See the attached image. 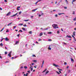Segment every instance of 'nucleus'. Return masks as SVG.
<instances>
[{"label":"nucleus","instance_id":"41","mask_svg":"<svg viewBox=\"0 0 76 76\" xmlns=\"http://www.w3.org/2000/svg\"><path fill=\"white\" fill-rule=\"evenodd\" d=\"M41 15H42V16H43V15H44V13H42Z\"/></svg>","mask_w":76,"mask_h":76},{"label":"nucleus","instance_id":"57","mask_svg":"<svg viewBox=\"0 0 76 76\" xmlns=\"http://www.w3.org/2000/svg\"><path fill=\"white\" fill-rule=\"evenodd\" d=\"M4 1H5V2H7V0H4Z\"/></svg>","mask_w":76,"mask_h":76},{"label":"nucleus","instance_id":"25","mask_svg":"<svg viewBox=\"0 0 76 76\" xmlns=\"http://www.w3.org/2000/svg\"><path fill=\"white\" fill-rule=\"evenodd\" d=\"M24 68L25 69H28V67L27 66H24Z\"/></svg>","mask_w":76,"mask_h":76},{"label":"nucleus","instance_id":"29","mask_svg":"<svg viewBox=\"0 0 76 76\" xmlns=\"http://www.w3.org/2000/svg\"><path fill=\"white\" fill-rule=\"evenodd\" d=\"M47 70V69H45L43 72V73H44V72H45Z\"/></svg>","mask_w":76,"mask_h":76},{"label":"nucleus","instance_id":"33","mask_svg":"<svg viewBox=\"0 0 76 76\" xmlns=\"http://www.w3.org/2000/svg\"><path fill=\"white\" fill-rule=\"evenodd\" d=\"M7 54V52H5V54L6 55Z\"/></svg>","mask_w":76,"mask_h":76},{"label":"nucleus","instance_id":"37","mask_svg":"<svg viewBox=\"0 0 76 76\" xmlns=\"http://www.w3.org/2000/svg\"><path fill=\"white\" fill-rule=\"evenodd\" d=\"M32 57H36V56L34 55H32Z\"/></svg>","mask_w":76,"mask_h":76},{"label":"nucleus","instance_id":"14","mask_svg":"<svg viewBox=\"0 0 76 76\" xmlns=\"http://www.w3.org/2000/svg\"><path fill=\"white\" fill-rule=\"evenodd\" d=\"M22 29L23 30V31H26V30L25 29V28H22Z\"/></svg>","mask_w":76,"mask_h":76},{"label":"nucleus","instance_id":"58","mask_svg":"<svg viewBox=\"0 0 76 76\" xmlns=\"http://www.w3.org/2000/svg\"><path fill=\"white\" fill-rule=\"evenodd\" d=\"M59 73H61V71H59Z\"/></svg>","mask_w":76,"mask_h":76},{"label":"nucleus","instance_id":"38","mask_svg":"<svg viewBox=\"0 0 76 76\" xmlns=\"http://www.w3.org/2000/svg\"><path fill=\"white\" fill-rule=\"evenodd\" d=\"M31 72V71L30 70L29 71H27V72H28V73H30V72Z\"/></svg>","mask_w":76,"mask_h":76},{"label":"nucleus","instance_id":"11","mask_svg":"<svg viewBox=\"0 0 76 76\" xmlns=\"http://www.w3.org/2000/svg\"><path fill=\"white\" fill-rule=\"evenodd\" d=\"M75 33H76V32L75 31H74L73 32V35H74V36H75Z\"/></svg>","mask_w":76,"mask_h":76},{"label":"nucleus","instance_id":"35","mask_svg":"<svg viewBox=\"0 0 76 76\" xmlns=\"http://www.w3.org/2000/svg\"><path fill=\"white\" fill-rule=\"evenodd\" d=\"M64 64H65V65H66V64H67V63L66 62H64Z\"/></svg>","mask_w":76,"mask_h":76},{"label":"nucleus","instance_id":"2","mask_svg":"<svg viewBox=\"0 0 76 76\" xmlns=\"http://www.w3.org/2000/svg\"><path fill=\"white\" fill-rule=\"evenodd\" d=\"M11 53H12V52H10L8 54V56H9V57H11L12 55H11Z\"/></svg>","mask_w":76,"mask_h":76},{"label":"nucleus","instance_id":"23","mask_svg":"<svg viewBox=\"0 0 76 76\" xmlns=\"http://www.w3.org/2000/svg\"><path fill=\"white\" fill-rule=\"evenodd\" d=\"M0 46H3V43H1L0 44Z\"/></svg>","mask_w":76,"mask_h":76},{"label":"nucleus","instance_id":"18","mask_svg":"<svg viewBox=\"0 0 76 76\" xmlns=\"http://www.w3.org/2000/svg\"><path fill=\"white\" fill-rule=\"evenodd\" d=\"M36 10H37V9H34V10H32V11L33 12H35V11Z\"/></svg>","mask_w":76,"mask_h":76},{"label":"nucleus","instance_id":"28","mask_svg":"<svg viewBox=\"0 0 76 76\" xmlns=\"http://www.w3.org/2000/svg\"><path fill=\"white\" fill-rule=\"evenodd\" d=\"M48 49L49 50H51V48L50 47H49V48H48Z\"/></svg>","mask_w":76,"mask_h":76},{"label":"nucleus","instance_id":"22","mask_svg":"<svg viewBox=\"0 0 76 76\" xmlns=\"http://www.w3.org/2000/svg\"><path fill=\"white\" fill-rule=\"evenodd\" d=\"M49 72V71H47L46 72L45 74H47V73H48Z\"/></svg>","mask_w":76,"mask_h":76},{"label":"nucleus","instance_id":"59","mask_svg":"<svg viewBox=\"0 0 76 76\" xmlns=\"http://www.w3.org/2000/svg\"><path fill=\"white\" fill-rule=\"evenodd\" d=\"M57 16H58V15H57V14H56V15H55V16H56V17H57Z\"/></svg>","mask_w":76,"mask_h":76},{"label":"nucleus","instance_id":"13","mask_svg":"<svg viewBox=\"0 0 76 76\" xmlns=\"http://www.w3.org/2000/svg\"><path fill=\"white\" fill-rule=\"evenodd\" d=\"M33 62H34V63H37V60H34L33 61Z\"/></svg>","mask_w":76,"mask_h":76},{"label":"nucleus","instance_id":"27","mask_svg":"<svg viewBox=\"0 0 76 76\" xmlns=\"http://www.w3.org/2000/svg\"><path fill=\"white\" fill-rule=\"evenodd\" d=\"M24 21H25V22H27L29 20H24Z\"/></svg>","mask_w":76,"mask_h":76},{"label":"nucleus","instance_id":"31","mask_svg":"<svg viewBox=\"0 0 76 76\" xmlns=\"http://www.w3.org/2000/svg\"><path fill=\"white\" fill-rule=\"evenodd\" d=\"M56 73L58 74V75H60V73H59L58 72L56 71Z\"/></svg>","mask_w":76,"mask_h":76},{"label":"nucleus","instance_id":"49","mask_svg":"<svg viewBox=\"0 0 76 76\" xmlns=\"http://www.w3.org/2000/svg\"><path fill=\"white\" fill-rule=\"evenodd\" d=\"M17 10H20V9H19L17 7Z\"/></svg>","mask_w":76,"mask_h":76},{"label":"nucleus","instance_id":"46","mask_svg":"<svg viewBox=\"0 0 76 76\" xmlns=\"http://www.w3.org/2000/svg\"><path fill=\"white\" fill-rule=\"evenodd\" d=\"M31 71H32V70H33V68H31Z\"/></svg>","mask_w":76,"mask_h":76},{"label":"nucleus","instance_id":"16","mask_svg":"<svg viewBox=\"0 0 76 76\" xmlns=\"http://www.w3.org/2000/svg\"><path fill=\"white\" fill-rule=\"evenodd\" d=\"M71 61H74V60L72 58H71Z\"/></svg>","mask_w":76,"mask_h":76},{"label":"nucleus","instance_id":"4","mask_svg":"<svg viewBox=\"0 0 76 76\" xmlns=\"http://www.w3.org/2000/svg\"><path fill=\"white\" fill-rule=\"evenodd\" d=\"M44 63H45V61H43L42 62V66L41 67V68H42V67H43V65L44 64Z\"/></svg>","mask_w":76,"mask_h":76},{"label":"nucleus","instance_id":"43","mask_svg":"<svg viewBox=\"0 0 76 76\" xmlns=\"http://www.w3.org/2000/svg\"><path fill=\"white\" fill-rule=\"evenodd\" d=\"M28 73H27L25 75V76H28Z\"/></svg>","mask_w":76,"mask_h":76},{"label":"nucleus","instance_id":"21","mask_svg":"<svg viewBox=\"0 0 76 76\" xmlns=\"http://www.w3.org/2000/svg\"><path fill=\"white\" fill-rule=\"evenodd\" d=\"M4 39H5V38H3L1 39V42H2V41H3V40Z\"/></svg>","mask_w":76,"mask_h":76},{"label":"nucleus","instance_id":"63","mask_svg":"<svg viewBox=\"0 0 76 76\" xmlns=\"http://www.w3.org/2000/svg\"><path fill=\"white\" fill-rule=\"evenodd\" d=\"M15 28H16V26L14 27V29H15Z\"/></svg>","mask_w":76,"mask_h":76},{"label":"nucleus","instance_id":"47","mask_svg":"<svg viewBox=\"0 0 76 76\" xmlns=\"http://www.w3.org/2000/svg\"><path fill=\"white\" fill-rule=\"evenodd\" d=\"M64 9H66L67 7H64Z\"/></svg>","mask_w":76,"mask_h":76},{"label":"nucleus","instance_id":"32","mask_svg":"<svg viewBox=\"0 0 76 76\" xmlns=\"http://www.w3.org/2000/svg\"><path fill=\"white\" fill-rule=\"evenodd\" d=\"M48 41H51L52 40H51V39H48Z\"/></svg>","mask_w":76,"mask_h":76},{"label":"nucleus","instance_id":"36","mask_svg":"<svg viewBox=\"0 0 76 76\" xmlns=\"http://www.w3.org/2000/svg\"><path fill=\"white\" fill-rule=\"evenodd\" d=\"M21 13H22V12H19V15H20V14H21Z\"/></svg>","mask_w":76,"mask_h":76},{"label":"nucleus","instance_id":"7","mask_svg":"<svg viewBox=\"0 0 76 76\" xmlns=\"http://www.w3.org/2000/svg\"><path fill=\"white\" fill-rule=\"evenodd\" d=\"M53 66H55V67H57V66H58V65H56L55 64H53Z\"/></svg>","mask_w":76,"mask_h":76},{"label":"nucleus","instance_id":"20","mask_svg":"<svg viewBox=\"0 0 76 76\" xmlns=\"http://www.w3.org/2000/svg\"><path fill=\"white\" fill-rule=\"evenodd\" d=\"M12 24V23H10L7 26H10V25H11Z\"/></svg>","mask_w":76,"mask_h":76},{"label":"nucleus","instance_id":"60","mask_svg":"<svg viewBox=\"0 0 76 76\" xmlns=\"http://www.w3.org/2000/svg\"><path fill=\"white\" fill-rule=\"evenodd\" d=\"M0 58H2V57H1V55L0 56Z\"/></svg>","mask_w":76,"mask_h":76},{"label":"nucleus","instance_id":"54","mask_svg":"<svg viewBox=\"0 0 76 76\" xmlns=\"http://www.w3.org/2000/svg\"><path fill=\"white\" fill-rule=\"evenodd\" d=\"M23 67V66H21V67H20V69H22Z\"/></svg>","mask_w":76,"mask_h":76},{"label":"nucleus","instance_id":"53","mask_svg":"<svg viewBox=\"0 0 76 76\" xmlns=\"http://www.w3.org/2000/svg\"><path fill=\"white\" fill-rule=\"evenodd\" d=\"M0 9L1 10H3V9L1 7H0Z\"/></svg>","mask_w":76,"mask_h":76},{"label":"nucleus","instance_id":"56","mask_svg":"<svg viewBox=\"0 0 76 76\" xmlns=\"http://www.w3.org/2000/svg\"><path fill=\"white\" fill-rule=\"evenodd\" d=\"M19 35H20V34H18L17 35V37H19Z\"/></svg>","mask_w":76,"mask_h":76},{"label":"nucleus","instance_id":"1","mask_svg":"<svg viewBox=\"0 0 76 76\" xmlns=\"http://www.w3.org/2000/svg\"><path fill=\"white\" fill-rule=\"evenodd\" d=\"M57 25L56 24H53L52 25V26L53 27V28H55V29L56 28H58V27L57 26L56 27V26H57Z\"/></svg>","mask_w":76,"mask_h":76},{"label":"nucleus","instance_id":"62","mask_svg":"<svg viewBox=\"0 0 76 76\" xmlns=\"http://www.w3.org/2000/svg\"><path fill=\"white\" fill-rule=\"evenodd\" d=\"M70 70H69V73H70Z\"/></svg>","mask_w":76,"mask_h":76},{"label":"nucleus","instance_id":"15","mask_svg":"<svg viewBox=\"0 0 76 76\" xmlns=\"http://www.w3.org/2000/svg\"><path fill=\"white\" fill-rule=\"evenodd\" d=\"M23 25V23L19 24V26H22V25Z\"/></svg>","mask_w":76,"mask_h":76},{"label":"nucleus","instance_id":"42","mask_svg":"<svg viewBox=\"0 0 76 76\" xmlns=\"http://www.w3.org/2000/svg\"><path fill=\"white\" fill-rule=\"evenodd\" d=\"M60 33V31H57V34H59Z\"/></svg>","mask_w":76,"mask_h":76},{"label":"nucleus","instance_id":"45","mask_svg":"<svg viewBox=\"0 0 76 76\" xmlns=\"http://www.w3.org/2000/svg\"><path fill=\"white\" fill-rule=\"evenodd\" d=\"M38 41H41V39H39Z\"/></svg>","mask_w":76,"mask_h":76},{"label":"nucleus","instance_id":"3","mask_svg":"<svg viewBox=\"0 0 76 76\" xmlns=\"http://www.w3.org/2000/svg\"><path fill=\"white\" fill-rule=\"evenodd\" d=\"M11 14V12H9L6 15V16H9V15H10V14Z\"/></svg>","mask_w":76,"mask_h":76},{"label":"nucleus","instance_id":"10","mask_svg":"<svg viewBox=\"0 0 76 76\" xmlns=\"http://www.w3.org/2000/svg\"><path fill=\"white\" fill-rule=\"evenodd\" d=\"M19 42L17 41L16 43H15V44L16 45H17V44H18V43H19Z\"/></svg>","mask_w":76,"mask_h":76},{"label":"nucleus","instance_id":"40","mask_svg":"<svg viewBox=\"0 0 76 76\" xmlns=\"http://www.w3.org/2000/svg\"><path fill=\"white\" fill-rule=\"evenodd\" d=\"M75 11H73V13H72V15H75Z\"/></svg>","mask_w":76,"mask_h":76},{"label":"nucleus","instance_id":"50","mask_svg":"<svg viewBox=\"0 0 76 76\" xmlns=\"http://www.w3.org/2000/svg\"><path fill=\"white\" fill-rule=\"evenodd\" d=\"M66 1V3H67V4H68V1H67V0H65Z\"/></svg>","mask_w":76,"mask_h":76},{"label":"nucleus","instance_id":"39","mask_svg":"<svg viewBox=\"0 0 76 76\" xmlns=\"http://www.w3.org/2000/svg\"><path fill=\"white\" fill-rule=\"evenodd\" d=\"M23 26H24V27H26V26H27L26 25V24L24 25Z\"/></svg>","mask_w":76,"mask_h":76},{"label":"nucleus","instance_id":"9","mask_svg":"<svg viewBox=\"0 0 76 76\" xmlns=\"http://www.w3.org/2000/svg\"><path fill=\"white\" fill-rule=\"evenodd\" d=\"M43 34L42 33H40L39 36V37H41V36H42V35Z\"/></svg>","mask_w":76,"mask_h":76},{"label":"nucleus","instance_id":"19","mask_svg":"<svg viewBox=\"0 0 76 76\" xmlns=\"http://www.w3.org/2000/svg\"><path fill=\"white\" fill-rule=\"evenodd\" d=\"M19 32H23V31H22V30H20L19 31Z\"/></svg>","mask_w":76,"mask_h":76},{"label":"nucleus","instance_id":"52","mask_svg":"<svg viewBox=\"0 0 76 76\" xmlns=\"http://www.w3.org/2000/svg\"><path fill=\"white\" fill-rule=\"evenodd\" d=\"M6 32H9V30H8L6 31Z\"/></svg>","mask_w":76,"mask_h":76},{"label":"nucleus","instance_id":"12","mask_svg":"<svg viewBox=\"0 0 76 76\" xmlns=\"http://www.w3.org/2000/svg\"><path fill=\"white\" fill-rule=\"evenodd\" d=\"M9 40V39L7 38V37H6L5 38V41H7Z\"/></svg>","mask_w":76,"mask_h":76},{"label":"nucleus","instance_id":"64","mask_svg":"<svg viewBox=\"0 0 76 76\" xmlns=\"http://www.w3.org/2000/svg\"><path fill=\"white\" fill-rule=\"evenodd\" d=\"M74 30H76V28H74Z\"/></svg>","mask_w":76,"mask_h":76},{"label":"nucleus","instance_id":"26","mask_svg":"<svg viewBox=\"0 0 76 76\" xmlns=\"http://www.w3.org/2000/svg\"><path fill=\"white\" fill-rule=\"evenodd\" d=\"M58 69L59 70H61V71H62V69H60V68H58Z\"/></svg>","mask_w":76,"mask_h":76},{"label":"nucleus","instance_id":"61","mask_svg":"<svg viewBox=\"0 0 76 76\" xmlns=\"http://www.w3.org/2000/svg\"><path fill=\"white\" fill-rule=\"evenodd\" d=\"M64 44H65V45H66V43H65V42H64Z\"/></svg>","mask_w":76,"mask_h":76},{"label":"nucleus","instance_id":"6","mask_svg":"<svg viewBox=\"0 0 76 76\" xmlns=\"http://www.w3.org/2000/svg\"><path fill=\"white\" fill-rule=\"evenodd\" d=\"M67 37H68V38H72L71 36H69V35L66 36V38Z\"/></svg>","mask_w":76,"mask_h":76},{"label":"nucleus","instance_id":"55","mask_svg":"<svg viewBox=\"0 0 76 76\" xmlns=\"http://www.w3.org/2000/svg\"><path fill=\"white\" fill-rule=\"evenodd\" d=\"M44 30H48V28L44 29Z\"/></svg>","mask_w":76,"mask_h":76},{"label":"nucleus","instance_id":"24","mask_svg":"<svg viewBox=\"0 0 76 76\" xmlns=\"http://www.w3.org/2000/svg\"><path fill=\"white\" fill-rule=\"evenodd\" d=\"M28 33H29V34H32V31H29Z\"/></svg>","mask_w":76,"mask_h":76},{"label":"nucleus","instance_id":"51","mask_svg":"<svg viewBox=\"0 0 76 76\" xmlns=\"http://www.w3.org/2000/svg\"><path fill=\"white\" fill-rule=\"evenodd\" d=\"M42 16L41 14V15H39V17H40V16Z\"/></svg>","mask_w":76,"mask_h":76},{"label":"nucleus","instance_id":"17","mask_svg":"<svg viewBox=\"0 0 76 76\" xmlns=\"http://www.w3.org/2000/svg\"><path fill=\"white\" fill-rule=\"evenodd\" d=\"M4 29V27L0 31V32H2V31H3V30Z\"/></svg>","mask_w":76,"mask_h":76},{"label":"nucleus","instance_id":"34","mask_svg":"<svg viewBox=\"0 0 76 76\" xmlns=\"http://www.w3.org/2000/svg\"><path fill=\"white\" fill-rule=\"evenodd\" d=\"M73 20L74 21H76V18H74V19H73Z\"/></svg>","mask_w":76,"mask_h":76},{"label":"nucleus","instance_id":"8","mask_svg":"<svg viewBox=\"0 0 76 76\" xmlns=\"http://www.w3.org/2000/svg\"><path fill=\"white\" fill-rule=\"evenodd\" d=\"M58 15H64V13H60L58 14Z\"/></svg>","mask_w":76,"mask_h":76},{"label":"nucleus","instance_id":"44","mask_svg":"<svg viewBox=\"0 0 76 76\" xmlns=\"http://www.w3.org/2000/svg\"><path fill=\"white\" fill-rule=\"evenodd\" d=\"M75 1H76V0H72V2H75Z\"/></svg>","mask_w":76,"mask_h":76},{"label":"nucleus","instance_id":"5","mask_svg":"<svg viewBox=\"0 0 76 76\" xmlns=\"http://www.w3.org/2000/svg\"><path fill=\"white\" fill-rule=\"evenodd\" d=\"M18 15V12L16 14L11 16V17H13L14 16H16V15Z\"/></svg>","mask_w":76,"mask_h":76},{"label":"nucleus","instance_id":"30","mask_svg":"<svg viewBox=\"0 0 76 76\" xmlns=\"http://www.w3.org/2000/svg\"><path fill=\"white\" fill-rule=\"evenodd\" d=\"M48 34H52L51 32H48Z\"/></svg>","mask_w":76,"mask_h":76},{"label":"nucleus","instance_id":"48","mask_svg":"<svg viewBox=\"0 0 76 76\" xmlns=\"http://www.w3.org/2000/svg\"><path fill=\"white\" fill-rule=\"evenodd\" d=\"M39 2L38 1H37V2H36V3H35V4H37V3H38V2Z\"/></svg>","mask_w":76,"mask_h":76}]
</instances>
